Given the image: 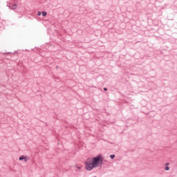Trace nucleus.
Listing matches in <instances>:
<instances>
[{"instance_id":"obj_1","label":"nucleus","mask_w":177,"mask_h":177,"mask_svg":"<svg viewBox=\"0 0 177 177\" xmlns=\"http://www.w3.org/2000/svg\"><path fill=\"white\" fill-rule=\"evenodd\" d=\"M103 164V156L98 155L95 157L88 158L84 162V167L86 171H92L94 168H99Z\"/></svg>"},{"instance_id":"obj_2","label":"nucleus","mask_w":177,"mask_h":177,"mask_svg":"<svg viewBox=\"0 0 177 177\" xmlns=\"http://www.w3.org/2000/svg\"><path fill=\"white\" fill-rule=\"evenodd\" d=\"M19 160H20V161H21L22 160H24L25 162H27V157L26 156H22L19 157Z\"/></svg>"},{"instance_id":"obj_3","label":"nucleus","mask_w":177,"mask_h":177,"mask_svg":"<svg viewBox=\"0 0 177 177\" xmlns=\"http://www.w3.org/2000/svg\"><path fill=\"white\" fill-rule=\"evenodd\" d=\"M41 15H42V16H43L44 17H45L48 15V13H47L46 12H45V11H43V12H41Z\"/></svg>"},{"instance_id":"obj_4","label":"nucleus","mask_w":177,"mask_h":177,"mask_svg":"<svg viewBox=\"0 0 177 177\" xmlns=\"http://www.w3.org/2000/svg\"><path fill=\"white\" fill-rule=\"evenodd\" d=\"M16 8H17V5L14 4V5L11 7V9L13 10L14 9H16Z\"/></svg>"},{"instance_id":"obj_5","label":"nucleus","mask_w":177,"mask_h":177,"mask_svg":"<svg viewBox=\"0 0 177 177\" xmlns=\"http://www.w3.org/2000/svg\"><path fill=\"white\" fill-rule=\"evenodd\" d=\"M76 168H77V169H78V171H81L82 167L80 166L77 165Z\"/></svg>"},{"instance_id":"obj_6","label":"nucleus","mask_w":177,"mask_h":177,"mask_svg":"<svg viewBox=\"0 0 177 177\" xmlns=\"http://www.w3.org/2000/svg\"><path fill=\"white\" fill-rule=\"evenodd\" d=\"M41 15H42V12H41V11H39V12H37V15H38V16H41Z\"/></svg>"},{"instance_id":"obj_7","label":"nucleus","mask_w":177,"mask_h":177,"mask_svg":"<svg viewBox=\"0 0 177 177\" xmlns=\"http://www.w3.org/2000/svg\"><path fill=\"white\" fill-rule=\"evenodd\" d=\"M115 155H111V156H110V158H112V159H113V158H115Z\"/></svg>"},{"instance_id":"obj_8","label":"nucleus","mask_w":177,"mask_h":177,"mask_svg":"<svg viewBox=\"0 0 177 177\" xmlns=\"http://www.w3.org/2000/svg\"><path fill=\"white\" fill-rule=\"evenodd\" d=\"M165 171H169V168L168 167H165Z\"/></svg>"},{"instance_id":"obj_9","label":"nucleus","mask_w":177,"mask_h":177,"mask_svg":"<svg viewBox=\"0 0 177 177\" xmlns=\"http://www.w3.org/2000/svg\"><path fill=\"white\" fill-rule=\"evenodd\" d=\"M104 91H107V88H104Z\"/></svg>"},{"instance_id":"obj_10","label":"nucleus","mask_w":177,"mask_h":177,"mask_svg":"<svg viewBox=\"0 0 177 177\" xmlns=\"http://www.w3.org/2000/svg\"><path fill=\"white\" fill-rule=\"evenodd\" d=\"M166 165H167V166L169 165V163H166Z\"/></svg>"}]
</instances>
